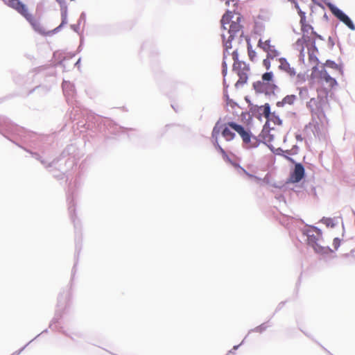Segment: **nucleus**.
<instances>
[{"instance_id": "nucleus-7", "label": "nucleus", "mask_w": 355, "mask_h": 355, "mask_svg": "<svg viewBox=\"0 0 355 355\" xmlns=\"http://www.w3.org/2000/svg\"><path fill=\"white\" fill-rule=\"evenodd\" d=\"M67 293H64V292L59 294L58 297L57 310L55 316L50 323V328H51L53 324L58 322V320L61 318V311L64 309L67 304Z\"/></svg>"}, {"instance_id": "nucleus-40", "label": "nucleus", "mask_w": 355, "mask_h": 355, "mask_svg": "<svg viewBox=\"0 0 355 355\" xmlns=\"http://www.w3.org/2000/svg\"><path fill=\"white\" fill-rule=\"evenodd\" d=\"M234 38L235 37H234V35H232V36L229 35L227 41L223 43V46H224L225 50H226V51H228L229 49L232 48V42L234 40Z\"/></svg>"}, {"instance_id": "nucleus-1", "label": "nucleus", "mask_w": 355, "mask_h": 355, "mask_svg": "<svg viewBox=\"0 0 355 355\" xmlns=\"http://www.w3.org/2000/svg\"><path fill=\"white\" fill-rule=\"evenodd\" d=\"M0 132L5 137L15 143L18 146L20 145L15 143V141L12 140V139L6 135V134L18 136L24 142L31 143L34 146H37V141L42 139V137L37 133L28 131L23 127H20L17 124L13 123L9 119L3 116H0Z\"/></svg>"}, {"instance_id": "nucleus-55", "label": "nucleus", "mask_w": 355, "mask_h": 355, "mask_svg": "<svg viewBox=\"0 0 355 355\" xmlns=\"http://www.w3.org/2000/svg\"><path fill=\"white\" fill-rule=\"evenodd\" d=\"M235 168H239L241 171H242L243 173H245L246 175L251 176V175L242 166H240V164L237 162H235L233 161V164H231Z\"/></svg>"}, {"instance_id": "nucleus-28", "label": "nucleus", "mask_w": 355, "mask_h": 355, "mask_svg": "<svg viewBox=\"0 0 355 355\" xmlns=\"http://www.w3.org/2000/svg\"><path fill=\"white\" fill-rule=\"evenodd\" d=\"M270 121L266 120L259 135V137H263V139H266L267 135L270 134V130L272 129L270 128Z\"/></svg>"}, {"instance_id": "nucleus-33", "label": "nucleus", "mask_w": 355, "mask_h": 355, "mask_svg": "<svg viewBox=\"0 0 355 355\" xmlns=\"http://www.w3.org/2000/svg\"><path fill=\"white\" fill-rule=\"evenodd\" d=\"M223 97L226 101V103L230 105L232 108L234 107H239V104L234 101L231 98H230L227 91L225 89L223 91Z\"/></svg>"}, {"instance_id": "nucleus-4", "label": "nucleus", "mask_w": 355, "mask_h": 355, "mask_svg": "<svg viewBox=\"0 0 355 355\" xmlns=\"http://www.w3.org/2000/svg\"><path fill=\"white\" fill-rule=\"evenodd\" d=\"M286 160L294 164V168L291 170L287 183H298L306 176L305 168L300 162H297L291 157H286Z\"/></svg>"}, {"instance_id": "nucleus-41", "label": "nucleus", "mask_w": 355, "mask_h": 355, "mask_svg": "<svg viewBox=\"0 0 355 355\" xmlns=\"http://www.w3.org/2000/svg\"><path fill=\"white\" fill-rule=\"evenodd\" d=\"M297 97L295 94L286 95L284 98L285 104L293 105Z\"/></svg>"}, {"instance_id": "nucleus-61", "label": "nucleus", "mask_w": 355, "mask_h": 355, "mask_svg": "<svg viewBox=\"0 0 355 355\" xmlns=\"http://www.w3.org/2000/svg\"><path fill=\"white\" fill-rule=\"evenodd\" d=\"M249 58L251 61H254V58L257 55V53L254 50H251L248 52Z\"/></svg>"}, {"instance_id": "nucleus-56", "label": "nucleus", "mask_w": 355, "mask_h": 355, "mask_svg": "<svg viewBox=\"0 0 355 355\" xmlns=\"http://www.w3.org/2000/svg\"><path fill=\"white\" fill-rule=\"evenodd\" d=\"M341 240L338 237H336L333 240V245L336 250H338L340 245Z\"/></svg>"}, {"instance_id": "nucleus-44", "label": "nucleus", "mask_w": 355, "mask_h": 355, "mask_svg": "<svg viewBox=\"0 0 355 355\" xmlns=\"http://www.w3.org/2000/svg\"><path fill=\"white\" fill-rule=\"evenodd\" d=\"M249 107H250L249 112L251 114V115L252 116L256 115L261 111V106L253 104V105H251Z\"/></svg>"}, {"instance_id": "nucleus-34", "label": "nucleus", "mask_w": 355, "mask_h": 355, "mask_svg": "<svg viewBox=\"0 0 355 355\" xmlns=\"http://www.w3.org/2000/svg\"><path fill=\"white\" fill-rule=\"evenodd\" d=\"M47 332V329H45L43 331H42L40 334H39L38 335H37L33 340H31V341H29L26 345H25L23 347H21L20 349L13 352L12 354H11L10 355H19L24 350V349L31 343L33 342L34 340H35L37 338H38L42 334H44V333H46Z\"/></svg>"}, {"instance_id": "nucleus-22", "label": "nucleus", "mask_w": 355, "mask_h": 355, "mask_svg": "<svg viewBox=\"0 0 355 355\" xmlns=\"http://www.w3.org/2000/svg\"><path fill=\"white\" fill-rule=\"evenodd\" d=\"M242 26L238 22L232 21L230 25V28L228 30V33L230 36L234 35L235 37L236 33L241 29Z\"/></svg>"}, {"instance_id": "nucleus-15", "label": "nucleus", "mask_w": 355, "mask_h": 355, "mask_svg": "<svg viewBox=\"0 0 355 355\" xmlns=\"http://www.w3.org/2000/svg\"><path fill=\"white\" fill-rule=\"evenodd\" d=\"M252 87L257 94H263L268 96L269 93L267 92V86L261 80H257L252 83Z\"/></svg>"}, {"instance_id": "nucleus-43", "label": "nucleus", "mask_w": 355, "mask_h": 355, "mask_svg": "<svg viewBox=\"0 0 355 355\" xmlns=\"http://www.w3.org/2000/svg\"><path fill=\"white\" fill-rule=\"evenodd\" d=\"M270 121H272L275 125H281L282 124V120L275 114V112H272L271 114Z\"/></svg>"}, {"instance_id": "nucleus-50", "label": "nucleus", "mask_w": 355, "mask_h": 355, "mask_svg": "<svg viewBox=\"0 0 355 355\" xmlns=\"http://www.w3.org/2000/svg\"><path fill=\"white\" fill-rule=\"evenodd\" d=\"M242 62H243V61L239 62H234L233 66H232V70L234 72H236V73H238V72H239V71H243L242 68H241Z\"/></svg>"}, {"instance_id": "nucleus-46", "label": "nucleus", "mask_w": 355, "mask_h": 355, "mask_svg": "<svg viewBox=\"0 0 355 355\" xmlns=\"http://www.w3.org/2000/svg\"><path fill=\"white\" fill-rule=\"evenodd\" d=\"M286 152V155H288V156L290 155H297L298 153V151H299V146L297 145H294L291 149L290 150H285Z\"/></svg>"}, {"instance_id": "nucleus-5", "label": "nucleus", "mask_w": 355, "mask_h": 355, "mask_svg": "<svg viewBox=\"0 0 355 355\" xmlns=\"http://www.w3.org/2000/svg\"><path fill=\"white\" fill-rule=\"evenodd\" d=\"M327 7L330 10L332 15L337 18L340 21L343 23L350 30L355 31V24H354L352 19L341 9L337 7L335 4L331 2H327Z\"/></svg>"}, {"instance_id": "nucleus-48", "label": "nucleus", "mask_w": 355, "mask_h": 355, "mask_svg": "<svg viewBox=\"0 0 355 355\" xmlns=\"http://www.w3.org/2000/svg\"><path fill=\"white\" fill-rule=\"evenodd\" d=\"M73 148V146L72 145L67 146V148L61 153L60 156L58 157H60V161L62 158L65 157L67 155H69L70 151H71V148Z\"/></svg>"}, {"instance_id": "nucleus-38", "label": "nucleus", "mask_w": 355, "mask_h": 355, "mask_svg": "<svg viewBox=\"0 0 355 355\" xmlns=\"http://www.w3.org/2000/svg\"><path fill=\"white\" fill-rule=\"evenodd\" d=\"M252 141L251 142L250 148H257L261 143H263V144L267 145L266 141H261L257 137L254 136L253 134H252Z\"/></svg>"}, {"instance_id": "nucleus-64", "label": "nucleus", "mask_w": 355, "mask_h": 355, "mask_svg": "<svg viewBox=\"0 0 355 355\" xmlns=\"http://www.w3.org/2000/svg\"><path fill=\"white\" fill-rule=\"evenodd\" d=\"M328 45L331 49H332L335 45V42L331 37L328 38Z\"/></svg>"}, {"instance_id": "nucleus-63", "label": "nucleus", "mask_w": 355, "mask_h": 355, "mask_svg": "<svg viewBox=\"0 0 355 355\" xmlns=\"http://www.w3.org/2000/svg\"><path fill=\"white\" fill-rule=\"evenodd\" d=\"M223 158L225 162H229L230 164H233V160L228 156L226 152L225 154H222Z\"/></svg>"}, {"instance_id": "nucleus-2", "label": "nucleus", "mask_w": 355, "mask_h": 355, "mask_svg": "<svg viewBox=\"0 0 355 355\" xmlns=\"http://www.w3.org/2000/svg\"><path fill=\"white\" fill-rule=\"evenodd\" d=\"M76 194L73 191H71V189H69L67 194V200L68 203V210L69 213V216L72 223H73L74 230H75V242H76V252H75V259L76 262L72 268V276L74 275L76 272V267L78 261V257L81 250V235L80 236L78 235V232H80V220L76 216Z\"/></svg>"}, {"instance_id": "nucleus-25", "label": "nucleus", "mask_w": 355, "mask_h": 355, "mask_svg": "<svg viewBox=\"0 0 355 355\" xmlns=\"http://www.w3.org/2000/svg\"><path fill=\"white\" fill-rule=\"evenodd\" d=\"M261 110L263 111V115L266 118V119L270 121V116L272 113L270 111V104L268 103H266L264 105H261Z\"/></svg>"}, {"instance_id": "nucleus-24", "label": "nucleus", "mask_w": 355, "mask_h": 355, "mask_svg": "<svg viewBox=\"0 0 355 355\" xmlns=\"http://www.w3.org/2000/svg\"><path fill=\"white\" fill-rule=\"evenodd\" d=\"M262 82L264 83L266 85L273 81L274 74L272 71H266L263 73L261 76Z\"/></svg>"}, {"instance_id": "nucleus-60", "label": "nucleus", "mask_w": 355, "mask_h": 355, "mask_svg": "<svg viewBox=\"0 0 355 355\" xmlns=\"http://www.w3.org/2000/svg\"><path fill=\"white\" fill-rule=\"evenodd\" d=\"M252 135H250V136H248L246 138L243 139V142L244 144L250 145L249 148L251 147V142L252 141Z\"/></svg>"}, {"instance_id": "nucleus-37", "label": "nucleus", "mask_w": 355, "mask_h": 355, "mask_svg": "<svg viewBox=\"0 0 355 355\" xmlns=\"http://www.w3.org/2000/svg\"><path fill=\"white\" fill-rule=\"evenodd\" d=\"M267 86V92L269 93L268 96L275 95V91L278 89L277 85L272 81L269 83Z\"/></svg>"}, {"instance_id": "nucleus-9", "label": "nucleus", "mask_w": 355, "mask_h": 355, "mask_svg": "<svg viewBox=\"0 0 355 355\" xmlns=\"http://www.w3.org/2000/svg\"><path fill=\"white\" fill-rule=\"evenodd\" d=\"M227 125L241 136L242 140L252 134L250 130L245 129L242 125L236 122L229 121Z\"/></svg>"}, {"instance_id": "nucleus-26", "label": "nucleus", "mask_w": 355, "mask_h": 355, "mask_svg": "<svg viewBox=\"0 0 355 355\" xmlns=\"http://www.w3.org/2000/svg\"><path fill=\"white\" fill-rule=\"evenodd\" d=\"M313 105L316 106V108H317L318 112H320L321 113H323V111L321 109V107L317 105L316 101L315 100L314 98H311L309 102L306 103L307 108H309L310 110V111L311 112V113L313 114H317V112H314Z\"/></svg>"}, {"instance_id": "nucleus-51", "label": "nucleus", "mask_w": 355, "mask_h": 355, "mask_svg": "<svg viewBox=\"0 0 355 355\" xmlns=\"http://www.w3.org/2000/svg\"><path fill=\"white\" fill-rule=\"evenodd\" d=\"M52 171H49L50 173H53V175L55 178L58 180H62L64 178V174L63 173H61L60 171H55L52 168H50Z\"/></svg>"}, {"instance_id": "nucleus-12", "label": "nucleus", "mask_w": 355, "mask_h": 355, "mask_svg": "<svg viewBox=\"0 0 355 355\" xmlns=\"http://www.w3.org/2000/svg\"><path fill=\"white\" fill-rule=\"evenodd\" d=\"M101 119H102V117L98 116V115H96L93 112H87V116H86V123L85 124V125H87V128H90V123H93V124H96V123H100L101 124Z\"/></svg>"}, {"instance_id": "nucleus-39", "label": "nucleus", "mask_w": 355, "mask_h": 355, "mask_svg": "<svg viewBox=\"0 0 355 355\" xmlns=\"http://www.w3.org/2000/svg\"><path fill=\"white\" fill-rule=\"evenodd\" d=\"M315 53L316 52H313V51H309V59L311 62H315V64H318L320 63V60L316 56Z\"/></svg>"}, {"instance_id": "nucleus-42", "label": "nucleus", "mask_w": 355, "mask_h": 355, "mask_svg": "<svg viewBox=\"0 0 355 355\" xmlns=\"http://www.w3.org/2000/svg\"><path fill=\"white\" fill-rule=\"evenodd\" d=\"M269 327V325H267L266 322L264 323H262L261 324L257 326V327H255L254 329H251L249 333H250L251 331H256V332H259V333H262L263 331H264L265 330H266V329Z\"/></svg>"}, {"instance_id": "nucleus-45", "label": "nucleus", "mask_w": 355, "mask_h": 355, "mask_svg": "<svg viewBox=\"0 0 355 355\" xmlns=\"http://www.w3.org/2000/svg\"><path fill=\"white\" fill-rule=\"evenodd\" d=\"M242 121L245 120L248 123L252 121V116L249 112H243L241 114Z\"/></svg>"}, {"instance_id": "nucleus-53", "label": "nucleus", "mask_w": 355, "mask_h": 355, "mask_svg": "<svg viewBox=\"0 0 355 355\" xmlns=\"http://www.w3.org/2000/svg\"><path fill=\"white\" fill-rule=\"evenodd\" d=\"M4 3L6 4L8 6L13 8V9H15V8L17 7V2L19 1V0H3Z\"/></svg>"}, {"instance_id": "nucleus-23", "label": "nucleus", "mask_w": 355, "mask_h": 355, "mask_svg": "<svg viewBox=\"0 0 355 355\" xmlns=\"http://www.w3.org/2000/svg\"><path fill=\"white\" fill-rule=\"evenodd\" d=\"M291 3L294 5L295 9L297 10L298 15L300 17V21H302V23H304L306 19V12L301 10L297 0H291Z\"/></svg>"}, {"instance_id": "nucleus-57", "label": "nucleus", "mask_w": 355, "mask_h": 355, "mask_svg": "<svg viewBox=\"0 0 355 355\" xmlns=\"http://www.w3.org/2000/svg\"><path fill=\"white\" fill-rule=\"evenodd\" d=\"M232 59L234 60V62H241V60H239V52H238V50L236 49L234 50L232 53Z\"/></svg>"}, {"instance_id": "nucleus-29", "label": "nucleus", "mask_w": 355, "mask_h": 355, "mask_svg": "<svg viewBox=\"0 0 355 355\" xmlns=\"http://www.w3.org/2000/svg\"><path fill=\"white\" fill-rule=\"evenodd\" d=\"M324 67L343 72V67L340 64H337L335 61L331 60H327L324 63Z\"/></svg>"}, {"instance_id": "nucleus-8", "label": "nucleus", "mask_w": 355, "mask_h": 355, "mask_svg": "<svg viewBox=\"0 0 355 355\" xmlns=\"http://www.w3.org/2000/svg\"><path fill=\"white\" fill-rule=\"evenodd\" d=\"M63 93L67 103L69 104L76 94L75 86L69 81L63 80L62 84Z\"/></svg>"}, {"instance_id": "nucleus-35", "label": "nucleus", "mask_w": 355, "mask_h": 355, "mask_svg": "<svg viewBox=\"0 0 355 355\" xmlns=\"http://www.w3.org/2000/svg\"><path fill=\"white\" fill-rule=\"evenodd\" d=\"M306 37H309L308 35H302V37H300V38H298L295 42V44L297 46H300V48L302 49V51H304V44H306L307 42H306Z\"/></svg>"}, {"instance_id": "nucleus-58", "label": "nucleus", "mask_w": 355, "mask_h": 355, "mask_svg": "<svg viewBox=\"0 0 355 355\" xmlns=\"http://www.w3.org/2000/svg\"><path fill=\"white\" fill-rule=\"evenodd\" d=\"M270 58L267 57L266 59H264L263 60V66L267 70H268L270 68Z\"/></svg>"}, {"instance_id": "nucleus-36", "label": "nucleus", "mask_w": 355, "mask_h": 355, "mask_svg": "<svg viewBox=\"0 0 355 355\" xmlns=\"http://www.w3.org/2000/svg\"><path fill=\"white\" fill-rule=\"evenodd\" d=\"M60 6L61 15H67V5L65 0H55Z\"/></svg>"}, {"instance_id": "nucleus-20", "label": "nucleus", "mask_w": 355, "mask_h": 355, "mask_svg": "<svg viewBox=\"0 0 355 355\" xmlns=\"http://www.w3.org/2000/svg\"><path fill=\"white\" fill-rule=\"evenodd\" d=\"M230 126L227 124H224V128L222 129V136L227 140L231 141L234 139L236 134L230 129Z\"/></svg>"}, {"instance_id": "nucleus-52", "label": "nucleus", "mask_w": 355, "mask_h": 355, "mask_svg": "<svg viewBox=\"0 0 355 355\" xmlns=\"http://www.w3.org/2000/svg\"><path fill=\"white\" fill-rule=\"evenodd\" d=\"M214 139V146L215 148L222 155L225 154V150L220 146V145L218 144V139Z\"/></svg>"}, {"instance_id": "nucleus-62", "label": "nucleus", "mask_w": 355, "mask_h": 355, "mask_svg": "<svg viewBox=\"0 0 355 355\" xmlns=\"http://www.w3.org/2000/svg\"><path fill=\"white\" fill-rule=\"evenodd\" d=\"M80 24H71L70 27L76 33H77L78 34H80L79 33V28H80Z\"/></svg>"}, {"instance_id": "nucleus-21", "label": "nucleus", "mask_w": 355, "mask_h": 355, "mask_svg": "<svg viewBox=\"0 0 355 355\" xmlns=\"http://www.w3.org/2000/svg\"><path fill=\"white\" fill-rule=\"evenodd\" d=\"M236 74L239 76V80L236 81L234 86L236 88H239L240 86H243L248 82V76L245 71H239Z\"/></svg>"}, {"instance_id": "nucleus-18", "label": "nucleus", "mask_w": 355, "mask_h": 355, "mask_svg": "<svg viewBox=\"0 0 355 355\" xmlns=\"http://www.w3.org/2000/svg\"><path fill=\"white\" fill-rule=\"evenodd\" d=\"M233 17V13L229 10H226V12L223 14L220 19L221 27L223 30H227V27L225 26V25L230 24L232 21V19Z\"/></svg>"}, {"instance_id": "nucleus-30", "label": "nucleus", "mask_w": 355, "mask_h": 355, "mask_svg": "<svg viewBox=\"0 0 355 355\" xmlns=\"http://www.w3.org/2000/svg\"><path fill=\"white\" fill-rule=\"evenodd\" d=\"M306 45H309V47L308 48V51H313V52H318V47L316 46V44H315V38H312L311 37H306Z\"/></svg>"}, {"instance_id": "nucleus-31", "label": "nucleus", "mask_w": 355, "mask_h": 355, "mask_svg": "<svg viewBox=\"0 0 355 355\" xmlns=\"http://www.w3.org/2000/svg\"><path fill=\"white\" fill-rule=\"evenodd\" d=\"M300 26H301V31L304 35H306V34L311 31V33H313V31H314L313 27L311 25L306 23V19H305V22L302 23V21H300Z\"/></svg>"}, {"instance_id": "nucleus-19", "label": "nucleus", "mask_w": 355, "mask_h": 355, "mask_svg": "<svg viewBox=\"0 0 355 355\" xmlns=\"http://www.w3.org/2000/svg\"><path fill=\"white\" fill-rule=\"evenodd\" d=\"M68 23L67 15H61V23L60 24L51 31H47L48 36L53 35L60 32L62 28Z\"/></svg>"}, {"instance_id": "nucleus-14", "label": "nucleus", "mask_w": 355, "mask_h": 355, "mask_svg": "<svg viewBox=\"0 0 355 355\" xmlns=\"http://www.w3.org/2000/svg\"><path fill=\"white\" fill-rule=\"evenodd\" d=\"M340 217L329 218L323 216L320 222L324 224L327 227L334 228L339 223Z\"/></svg>"}, {"instance_id": "nucleus-11", "label": "nucleus", "mask_w": 355, "mask_h": 355, "mask_svg": "<svg viewBox=\"0 0 355 355\" xmlns=\"http://www.w3.org/2000/svg\"><path fill=\"white\" fill-rule=\"evenodd\" d=\"M280 64L279 69L282 71L286 72L289 76H294L296 74L295 69L291 67L290 64L285 58H280L279 59Z\"/></svg>"}, {"instance_id": "nucleus-3", "label": "nucleus", "mask_w": 355, "mask_h": 355, "mask_svg": "<svg viewBox=\"0 0 355 355\" xmlns=\"http://www.w3.org/2000/svg\"><path fill=\"white\" fill-rule=\"evenodd\" d=\"M303 234L306 236V242L309 246L311 247L314 252L318 254H327L333 252L329 246H322L318 244L319 238L315 236L311 230H304Z\"/></svg>"}, {"instance_id": "nucleus-16", "label": "nucleus", "mask_w": 355, "mask_h": 355, "mask_svg": "<svg viewBox=\"0 0 355 355\" xmlns=\"http://www.w3.org/2000/svg\"><path fill=\"white\" fill-rule=\"evenodd\" d=\"M28 21L30 23V24L31 25V26L35 32L44 36L48 35L47 31H46L44 28L35 19L33 16L32 20Z\"/></svg>"}, {"instance_id": "nucleus-54", "label": "nucleus", "mask_w": 355, "mask_h": 355, "mask_svg": "<svg viewBox=\"0 0 355 355\" xmlns=\"http://www.w3.org/2000/svg\"><path fill=\"white\" fill-rule=\"evenodd\" d=\"M222 74L223 78H225L227 74V64L225 60H223L222 62Z\"/></svg>"}, {"instance_id": "nucleus-13", "label": "nucleus", "mask_w": 355, "mask_h": 355, "mask_svg": "<svg viewBox=\"0 0 355 355\" xmlns=\"http://www.w3.org/2000/svg\"><path fill=\"white\" fill-rule=\"evenodd\" d=\"M262 44H263L262 40L260 39L258 42V46L261 48L264 51L268 53H267L268 58H270V59L272 60L275 57L279 55V52L277 49H275L274 46H273V47L268 49V48L263 46Z\"/></svg>"}, {"instance_id": "nucleus-47", "label": "nucleus", "mask_w": 355, "mask_h": 355, "mask_svg": "<svg viewBox=\"0 0 355 355\" xmlns=\"http://www.w3.org/2000/svg\"><path fill=\"white\" fill-rule=\"evenodd\" d=\"M306 226L308 227V228L306 230H313V232H315L317 234V236H320V237H322V230L320 229L319 227L315 226V225H306Z\"/></svg>"}, {"instance_id": "nucleus-49", "label": "nucleus", "mask_w": 355, "mask_h": 355, "mask_svg": "<svg viewBox=\"0 0 355 355\" xmlns=\"http://www.w3.org/2000/svg\"><path fill=\"white\" fill-rule=\"evenodd\" d=\"M286 152L284 150H283L282 148H277L275 151H273V153L276 155H280L284 157L286 159V157H289L288 155H286Z\"/></svg>"}, {"instance_id": "nucleus-6", "label": "nucleus", "mask_w": 355, "mask_h": 355, "mask_svg": "<svg viewBox=\"0 0 355 355\" xmlns=\"http://www.w3.org/2000/svg\"><path fill=\"white\" fill-rule=\"evenodd\" d=\"M20 148H23L25 151L31 155L32 157L35 159L39 161L41 164L48 171H52L50 170L51 168H53L54 165L58 164L60 162V157L54 158L51 162H47L46 159L38 153L34 152L28 148H24L21 146H19Z\"/></svg>"}, {"instance_id": "nucleus-10", "label": "nucleus", "mask_w": 355, "mask_h": 355, "mask_svg": "<svg viewBox=\"0 0 355 355\" xmlns=\"http://www.w3.org/2000/svg\"><path fill=\"white\" fill-rule=\"evenodd\" d=\"M15 10L21 16H23L27 21L32 20L33 15L28 12L26 5L20 0L17 2V7Z\"/></svg>"}, {"instance_id": "nucleus-59", "label": "nucleus", "mask_w": 355, "mask_h": 355, "mask_svg": "<svg viewBox=\"0 0 355 355\" xmlns=\"http://www.w3.org/2000/svg\"><path fill=\"white\" fill-rule=\"evenodd\" d=\"M85 21H86V14L85 12H83L80 17H79V19L78 20V24H79L80 25V24L82 22H83L84 24H85Z\"/></svg>"}, {"instance_id": "nucleus-17", "label": "nucleus", "mask_w": 355, "mask_h": 355, "mask_svg": "<svg viewBox=\"0 0 355 355\" xmlns=\"http://www.w3.org/2000/svg\"><path fill=\"white\" fill-rule=\"evenodd\" d=\"M320 77L332 86L338 84L336 80L329 74L324 67L320 71Z\"/></svg>"}, {"instance_id": "nucleus-32", "label": "nucleus", "mask_w": 355, "mask_h": 355, "mask_svg": "<svg viewBox=\"0 0 355 355\" xmlns=\"http://www.w3.org/2000/svg\"><path fill=\"white\" fill-rule=\"evenodd\" d=\"M101 124H103L104 126H105L107 128H112L114 127H116L117 125L116 123L109 118H103L101 121Z\"/></svg>"}, {"instance_id": "nucleus-27", "label": "nucleus", "mask_w": 355, "mask_h": 355, "mask_svg": "<svg viewBox=\"0 0 355 355\" xmlns=\"http://www.w3.org/2000/svg\"><path fill=\"white\" fill-rule=\"evenodd\" d=\"M224 128V125H220V120H218L214 128H213V130H212V133H211V137L213 139H218V135L220 134V130H222V129Z\"/></svg>"}]
</instances>
